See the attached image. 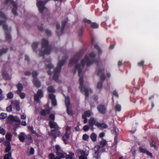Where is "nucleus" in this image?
<instances>
[{
  "instance_id": "393cba45",
  "label": "nucleus",
  "mask_w": 159,
  "mask_h": 159,
  "mask_svg": "<svg viewBox=\"0 0 159 159\" xmlns=\"http://www.w3.org/2000/svg\"><path fill=\"white\" fill-rule=\"evenodd\" d=\"M50 111L51 110L49 109H48L46 110L43 109L41 111L40 114L42 116H45L47 114H49L50 113Z\"/></svg>"
},
{
  "instance_id": "de8ad7c7",
  "label": "nucleus",
  "mask_w": 159,
  "mask_h": 159,
  "mask_svg": "<svg viewBox=\"0 0 159 159\" xmlns=\"http://www.w3.org/2000/svg\"><path fill=\"white\" fill-rule=\"evenodd\" d=\"M89 138V136L86 134H84L82 136L83 140L85 141H88V139Z\"/></svg>"
},
{
  "instance_id": "423d86ee",
  "label": "nucleus",
  "mask_w": 159,
  "mask_h": 159,
  "mask_svg": "<svg viewBox=\"0 0 159 159\" xmlns=\"http://www.w3.org/2000/svg\"><path fill=\"white\" fill-rule=\"evenodd\" d=\"M107 144V141L106 140L102 139V141L99 142V145L96 146L95 148L100 149H101V151L102 152H106V148H105V147Z\"/></svg>"
},
{
  "instance_id": "c756f323",
  "label": "nucleus",
  "mask_w": 159,
  "mask_h": 159,
  "mask_svg": "<svg viewBox=\"0 0 159 159\" xmlns=\"http://www.w3.org/2000/svg\"><path fill=\"white\" fill-rule=\"evenodd\" d=\"M25 134L23 132H21L20 134L18 135V138L20 141L21 142L24 141L25 139Z\"/></svg>"
},
{
  "instance_id": "4c0bfd02",
  "label": "nucleus",
  "mask_w": 159,
  "mask_h": 159,
  "mask_svg": "<svg viewBox=\"0 0 159 159\" xmlns=\"http://www.w3.org/2000/svg\"><path fill=\"white\" fill-rule=\"evenodd\" d=\"M11 152H9L4 155L3 159H10V157L11 156Z\"/></svg>"
},
{
  "instance_id": "603ef678",
  "label": "nucleus",
  "mask_w": 159,
  "mask_h": 159,
  "mask_svg": "<svg viewBox=\"0 0 159 159\" xmlns=\"http://www.w3.org/2000/svg\"><path fill=\"white\" fill-rule=\"evenodd\" d=\"M89 125H85L84 126L83 129L84 131H88L89 129Z\"/></svg>"
},
{
  "instance_id": "a18cd8bd",
  "label": "nucleus",
  "mask_w": 159,
  "mask_h": 159,
  "mask_svg": "<svg viewBox=\"0 0 159 159\" xmlns=\"http://www.w3.org/2000/svg\"><path fill=\"white\" fill-rule=\"evenodd\" d=\"M115 109L116 111H120L121 110V106L119 104L117 105L115 107Z\"/></svg>"
},
{
  "instance_id": "e2e57ef3",
  "label": "nucleus",
  "mask_w": 159,
  "mask_h": 159,
  "mask_svg": "<svg viewBox=\"0 0 159 159\" xmlns=\"http://www.w3.org/2000/svg\"><path fill=\"white\" fill-rule=\"evenodd\" d=\"M112 133L116 135H117V132L116 131V129L115 127H114L113 130H112Z\"/></svg>"
},
{
  "instance_id": "774afa93",
  "label": "nucleus",
  "mask_w": 159,
  "mask_h": 159,
  "mask_svg": "<svg viewBox=\"0 0 159 159\" xmlns=\"http://www.w3.org/2000/svg\"><path fill=\"white\" fill-rule=\"evenodd\" d=\"M46 66L49 69H50L52 68H53L54 67L53 65H52V64H49L47 65Z\"/></svg>"
},
{
  "instance_id": "a19ab883",
  "label": "nucleus",
  "mask_w": 159,
  "mask_h": 159,
  "mask_svg": "<svg viewBox=\"0 0 159 159\" xmlns=\"http://www.w3.org/2000/svg\"><path fill=\"white\" fill-rule=\"evenodd\" d=\"M7 117V114L2 113L0 114V119H4Z\"/></svg>"
},
{
  "instance_id": "aec40b11",
  "label": "nucleus",
  "mask_w": 159,
  "mask_h": 159,
  "mask_svg": "<svg viewBox=\"0 0 159 159\" xmlns=\"http://www.w3.org/2000/svg\"><path fill=\"white\" fill-rule=\"evenodd\" d=\"M98 122L96 121L95 119L93 117H90L89 120V126H93L94 125L97 126L96 124Z\"/></svg>"
},
{
  "instance_id": "6e6552de",
  "label": "nucleus",
  "mask_w": 159,
  "mask_h": 159,
  "mask_svg": "<svg viewBox=\"0 0 159 159\" xmlns=\"http://www.w3.org/2000/svg\"><path fill=\"white\" fill-rule=\"evenodd\" d=\"M67 21L66 20L63 21L62 22V26L61 28V31L60 33L58 30H59L60 27V25L59 23H57L56 25V28L57 29V34L58 36L62 35L64 31V29L66 25V24Z\"/></svg>"
},
{
  "instance_id": "0eeeda50",
  "label": "nucleus",
  "mask_w": 159,
  "mask_h": 159,
  "mask_svg": "<svg viewBox=\"0 0 159 159\" xmlns=\"http://www.w3.org/2000/svg\"><path fill=\"white\" fill-rule=\"evenodd\" d=\"M55 148L56 151V154L58 156L55 157V159L64 158V155L65 154H62L60 146L58 145H56L55 146Z\"/></svg>"
},
{
  "instance_id": "a211bd4d",
  "label": "nucleus",
  "mask_w": 159,
  "mask_h": 159,
  "mask_svg": "<svg viewBox=\"0 0 159 159\" xmlns=\"http://www.w3.org/2000/svg\"><path fill=\"white\" fill-rule=\"evenodd\" d=\"M70 134H68L67 132H65L63 135L62 139L65 144L67 143V141L69 139Z\"/></svg>"
},
{
  "instance_id": "8fccbe9b",
  "label": "nucleus",
  "mask_w": 159,
  "mask_h": 159,
  "mask_svg": "<svg viewBox=\"0 0 159 159\" xmlns=\"http://www.w3.org/2000/svg\"><path fill=\"white\" fill-rule=\"evenodd\" d=\"M49 118L52 121H54L55 119V116L54 114L51 113L50 114L49 116Z\"/></svg>"
},
{
  "instance_id": "cd10ccee",
  "label": "nucleus",
  "mask_w": 159,
  "mask_h": 159,
  "mask_svg": "<svg viewBox=\"0 0 159 159\" xmlns=\"http://www.w3.org/2000/svg\"><path fill=\"white\" fill-rule=\"evenodd\" d=\"M33 81L34 85L36 87L39 88L41 86V83L38 79H33Z\"/></svg>"
},
{
  "instance_id": "72a5a7b5",
  "label": "nucleus",
  "mask_w": 159,
  "mask_h": 159,
  "mask_svg": "<svg viewBox=\"0 0 159 159\" xmlns=\"http://www.w3.org/2000/svg\"><path fill=\"white\" fill-rule=\"evenodd\" d=\"M8 48H3L2 49L0 50V56L2 55L3 54L5 53L8 51Z\"/></svg>"
},
{
  "instance_id": "2f4dec72",
  "label": "nucleus",
  "mask_w": 159,
  "mask_h": 159,
  "mask_svg": "<svg viewBox=\"0 0 159 159\" xmlns=\"http://www.w3.org/2000/svg\"><path fill=\"white\" fill-rule=\"evenodd\" d=\"M47 90L48 92L51 93H54L56 91L53 86H49L47 89Z\"/></svg>"
},
{
  "instance_id": "338daca9",
  "label": "nucleus",
  "mask_w": 159,
  "mask_h": 159,
  "mask_svg": "<svg viewBox=\"0 0 159 159\" xmlns=\"http://www.w3.org/2000/svg\"><path fill=\"white\" fill-rule=\"evenodd\" d=\"M6 138L7 139L10 141L11 140V136L10 134H7L6 136Z\"/></svg>"
},
{
  "instance_id": "ea45409f",
  "label": "nucleus",
  "mask_w": 159,
  "mask_h": 159,
  "mask_svg": "<svg viewBox=\"0 0 159 159\" xmlns=\"http://www.w3.org/2000/svg\"><path fill=\"white\" fill-rule=\"evenodd\" d=\"M102 87V82L99 81L97 84V87L98 89H101Z\"/></svg>"
},
{
  "instance_id": "49530a36",
  "label": "nucleus",
  "mask_w": 159,
  "mask_h": 159,
  "mask_svg": "<svg viewBox=\"0 0 159 159\" xmlns=\"http://www.w3.org/2000/svg\"><path fill=\"white\" fill-rule=\"evenodd\" d=\"M13 97V94L11 92H10L7 94V98L8 99H11Z\"/></svg>"
},
{
  "instance_id": "ddd939ff",
  "label": "nucleus",
  "mask_w": 159,
  "mask_h": 159,
  "mask_svg": "<svg viewBox=\"0 0 159 159\" xmlns=\"http://www.w3.org/2000/svg\"><path fill=\"white\" fill-rule=\"evenodd\" d=\"M97 75H100V78L102 81L104 80L106 78L104 75V69H99L98 71Z\"/></svg>"
},
{
  "instance_id": "9b49d317",
  "label": "nucleus",
  "mask_w": 159,
  "mask_h": 159,
  "mask_svg": "<svg viewBox=\"0 0 159 159\" xmlns=\"http://www.w3.org/2000/svg\"><path fill=\"white\" fill-rule=\"evenodd\" d=\"M94 39L93 37H92L91 38V45H94V48L96 49L98 52V53L99 55H101L102 52V50L99 47V46L97 43H94Z\"/></svg>"
},
{
  "instance_id": "1a4fd4ad",
  "label": "nucleus",
  "mask_w": 159,
  "mask_h": 159,
  "mask_svg": "<svg viewBox=\"0 0 159 159\" xmlns=\"http://www.w3.org/2000/svg\"><path fill=\"white\" fill-rule=\"evenodd\" d=\"M86 151L78 149L76 150V153L79 156V159H87L88 154L86 153Z\"/></svg>"
},
{
  "instance_id": "a878e982",
  "label": "nucleus",
  "mask_w": 159,
  "mask_h": 159,
  "mask_svg": "<svg viewBox=\"0 0 159 159\" xmlns=\"http://www.w3.org/2000/svg\"><path fill=\"white\" fill-rule=\"evenodd\" d=\"M2 76L3 78L6 80H10V78L9 75L6 71H3L2 73Z\"/></svg>"
},
{
  "instance_id": "bf43d9fd",
  "label": "nucleus",
  "mask_w": 159,
  "mask_h": 159,
  "mask_svg": "<svg viewBox=\"0 0 159 159\" xmlns=\"http://www.w3.org/2000/svg\"><path fill=\"white\" fill-rule=\"evenodd\" d=\"M0 16L3 18H5L6 17V16L4 13L2 12L1 10H0Z\"/></svg>"
},
{
  "instance_id": "f704fd0d",
  "label": "nucleus",
  "mask_w": 159,
  "mask_h": 159,
  "mask_svg": "<svg viewBox=\"0 0 159 159\" xmlns=\"http://www.w3.org/2000/svg\"><path fill=\"white\" fill-rule=\"evenodd\" d=\"M38 42H34L33 43L32 47L34 52H35V50L38 47Z\"/></svg>"
},
{
  "instance_id": "7ed1b4c3",
  "label": "nucleus",
  "mask_w": 159,
  "mask_h": 159,
  "mask_svg": "<svg viewBox=\"0 0 159 159\" xmlns=\"http://www.w3.org/2000/svg\"><path fill=\"white\" fill-rule=\"evenodd\" d=\"M48 124L50 128L54 129H51L50 132L48 133L49 135L52 138L55 139L60 134V132L59 131L60 128L55 122L50 121L49 122Z\"/></svg>"
},
{
  "instance_id": "0e129e2a",
  "label": "nucleus",
  "mask_w": 159,
  "mask_h": 159,
  "mask_svg": "<svg viewBox=\"0 0 159 159\" xmlns=\"http://www.w3.org/2000/svg\"><path fill=\"white\" fill-rule=\"evenodd\" d=\"M45 33L48 36L50 35L51 34V31L48 29L46 30Z\"/></svg>"
},
{
  "instance_id": "473e14b6",
  "label": "nucleus",
  "mask_w": 159,
  "mask_h": 159,
  "mask_svg": "<svg viewBox=\"0 0 159 159\" xmlns=\"http://www.w3.org/2000/svg\"><path fill=\"white\" fill-rule=\"evenodd\" d=\"M91 112L90 111L87 110L85 111L84 114L82 115V116L85 117H89L91 116Z\"/></svg>"
},
{
  "instance_id": "f257e3e1",
  "label": "nucleus",
  "mask_w": 159,
  "mask_h": 159,
  "mask_svg": "<svg viewBox=\"0 0 159 159\" xmlns=\"http://www.w3.org/2000/svg\"><path fill=\"white\" fill-rule=\"evenodd\" d=\"M83 68V67H82L80 64H77L76 65L75 67V70H78V75L80 77L79 80L80 84V88L82 93L83 92H84L85 96V99H86L88 98L89 94H88V89L84 87L83 85V77L82 76H81L82 70Z\"/></svg>"
},
{
  "instance_id": "f8f14e48",
  "label": "nucleus",
  "mask_w": 159,
  "mask_h": 159,
  "mask_svg": "<svg viewBox=\"0 0 159 159\" xmlns=\"http://www.w3.org/2000/svg\"><path fill=\"white\" fill-rule=\"evenodd\" d=\"M53 72L54 74L53 76V79L55 81L57 82L58 81L59 75L61 71H60L59 70H58L57 69H54Z\"/></svg>"
},
{
  "instance_id": "bb28decb",
  "label": "nucleus",
  "mask_w": 159,
  "mask_h": 159,
  "mask_svg": "<svg viewBox=\"0 0 159 159\" xmlns=\"http://www.w3.org/2000/svg\"><path fill=\"white\" fill-rule=\"evenodd\" d=\"M65 103L66 107H69L70 105V98L69 96H65Z\"/></svg>"
},
{
  "instance_id": "f03ea898",
  "label": "nucleus",
  "mask_w": 159,
  "mask_h": 159,
  "mask_svg": "<svg viewBox=\"0 0 159 159\" xmlns=\"http://www.w3.org/2000/svg\"><path fill=\"white\" fill-rule=\"evenodd\" d=\"M96 57V54L94 52H92L89 54V56H85L84 59L81 60V66L82 67H84L85 63L87 66H89L94 62L98 63V61L97 59H95L94 58Z\"/></svg>"
},
{
  "instance_id": "680f3d73",
  "label": "nucleus",
  "mask_w": 159,
  "mask_h": 159,
  "mask_svg": "<svg viewBox=\"0 0 159 159\" xmlns=\"http://www.w3.org/2000/svg\"><path fill=\"white\" fill-rule=\"evenodd\" d=\"M83 21L84 22L87 23L89 24H90L91 23V21L90 20H88L86 18L84 19Z\"/></svg>"
},
{
  "instance_id": "864d4df0",
  "label": "nucleus",
  "mask_w": 159,
  "mask_h": 159,
  "mask_svg": "<svg viewBox=\"0 0 159 159\" xmlns=\"http://www.w3.org/2000/svg\"><path fill=\"white\" fill-rule=\"evenodd\" d=\"M48 158L49 159H55V155L53 153H51L49 154Z\"/></svg>"
},
{
  "instance_id": "5701e85b",
  "label": "nucleus",
  "mask_w": 159,
  "mask_h": 159,
  "mask_svg": "<svg viewBox=\"0 0 159 159\" xmlns=\"http://www.w3.org/2000/svg\"><path fill=\"white\" fill-rule=\"evenodd\" d=\"M12 6L13 7L12 9L11 10L12 13L15 16H17L18 15V13L16 11L17 9V3H16L12 5Z\"/></svg>"
},
{
  "instance_id": "f3484780",
  "label": "nucleus",
  "mask_w": 159,
  "mask_h": 159,
  "mask_svg": "<svg viewBox=\"0 0 159 159\" xmlns=\"http://www.w3.org/2000/svg\"><path fill=\"white\" fill-rule=\"evenodd\" d=\"M97 109L100 113L102 114H104L106 112V108L103 105H99L97 107Z\"/></svg>"
},
{
  "instance_id": "09e8293b",
  "label": "nucleus",
  "mask_w": 159,
  "mask_h": 159,
  "mask_svg": "<svg viewBox=\"0 0 159 159\" xmlns=\"http://www.w3.org/2000/svg\"><path fill=\"white\" fill-rule=\"evenodd\" d=\"M0 134L3 135L6 134L5 130L2 128L0 126Z\"/></svg>"
},
{
  "instance_id": "9d476101",
  "label": "nucleus",
  "mask_w": 159,
  "mask_h": 159,
  "mask_svg": "<svg viewBox=\"0 0 159 159\" xmlns=\"http://www.w3.org/2000/svg\"><path fill=\"white\" fill-rule=\"evenodd\" d=\"M43 96V92L42 89H39L36 94L34 95V99L36 102L39 101L40 99Z\"/></svg>"
},
{
  "instance_id": "c9c22d12",
  "label": "nucleus",
  "mask_w": 159,
  "mask_h": 159,
  "mask_svg": "<svg viewBox=\"0 0 159 159\" xmlns=\"http://www.w3.org/2000/svg\"><path fill=\"white\" fill-rule=\"evenodd\" d=\"M9 2L12 5L16 3L13 0H6L4 2V4L7 5Z\"/></svg>"
},
{
  "instance_id": "3c124183",
  "label": "nucleus",
  "mask_w": 159,
  "mask_h": 159,
  "mask_svg": "<svg viewBox=\"0 0 159 159\" xmlns=\"http://www.w3.org/2000/svg\"><path fill=\"white\" fill-rule=\"evenodd\" d=\"M70 129L71 127L70 126H66V128L65 132H67L68 134H70Z\"/></svg>"
},
{
  "instance_id": "dca6fc26",
  "label": "nucleus",
  "mask_w": 159,
  "mask_h": 159,
  "mask_svg": "<svg viewBox=\"0 0 159 159\" xmlns=\"http://www.w3.org/2000/svg\"><path fill=\"white\" fill-rule=\"evenodd\" d=\"M49 98L52 100V104L53 106H55L57 105V100L55 96L52 93H50L48 95Z\"/></svg>"
},
{
  "instance_id": "20e7f679",
  "label": "nucleus",
  "mask_w": 159,
  "mask_h": 159,
  "mask_svg": "<svg viewBox=\"0 0 159 159\" xmlns=\"http://www.w3.org/2000/svg\"><path fill=\"white\" fill-rule=\"evenodd\" d=\"M42 48H44V50L40 51L39 55L40 57H43L45 54L48 55L50 53L51 48L50 45H49L48 40L45 39H43L42 41Z\"/></svg>"
},
{
  "instance_id": "4be33fe9",
  "label": "nucleus",
  "mask_w": 159,
  "mask_h": 159,
  "mask_svg": "<svg viewBox=\"0 0 159 159\" xmlns=\"http://www.w3.org/2000/svg\"><path fill=\"white\" fill-rule=\"evenodd\" d=\"M16 86L17 89V90L16 91L15 93L17 94H19V93L21 92L23 90V85L19 83L16 85Z\"/></svg>"
},
{
  "instance_id": "7c9ffc66",
  "label": "nucleus",
  "mask_w": 159,
  "mask_h": 159,
  "mask_svg": "<svg viewBox=\"0 0 159 159\" xmlns=\"http://www.w3.org/2000/svg\"><path fill=\"white\" fill-rule=\"evenodd\" d=\"M97 137L96 134L94 133H92L90 136V138L93 142H95L96 141Z\"/></svg>"
},
{
  "instance_id": "6e6d98bb",
  "label": "nucleus",
  "mask_w": 159,
  "mask_h": 159,
  "mask_svg": "<svg viewBox=\"0 0 159 159\" xmlns=\"http://www.w3.org/2000/svg\"><path fill=\"white\" fill-rule=\"evenodd\" d=\"M2 28L4 30H5V32H8L7 31L8 27L5 24H4L2 25Z\"/></svg>"
},
{
  "instance_id": "5fc2aeb1",
  "label": "nucleus",
  "mask_w": 159,
  "mask_h": 159,
  "mask_svg": "<svg viewBox=\"0 0 159 159\" xmlns=\"http://www.w3.org/2000/svg\"><path fill=\"white\" fill-rule=\"evenodd\" d=\"M6 110L8 112H11L12 110V106L10 105L9 106L7 107L6 108Z\"/></svg>"
},
{
  "instance_id": "c03bdc74",
  "label": "nucleus",
  "mask_w": 159,
  "mask_h": 159,
  "mask_svg": "<svg viewBox=\"0 0 159 159\" xmlns=\"http://www.w3.org/2000/svg\"><path fill=\"white\" fill-rule=\"evenodd\" d=\"M84 29L83 27H81L79 30L78 34L80 36H81L83 34Z\"/></svg>"
},
{
  "instance_id": "39448f33",
  "label": "nucleus",
  "mask_w": 159,
  "mask_h": 159,
  "mask_svg": "<svg viewBox=\"0 0 159 159\" xmlns=\"http://www.w3.org/2000/svg\"><path fill=\"white\" fill-rule=\"evenodd\" d=\"M83 55V52L82 51H81L77 52L70 61L69 65L70 66L71 65L76 63L82 57Z\"/></svg>"
},
{
  "instance_id": "4468645a",
  "label": "nucleus",
  "mask_w": 159,
  "mask_h": 159,
  "mask_svg": "<svg viewBox=\"0 0 159 159\" xmlns=\"http://www.w3.org/2000/svg\"><path fill=\"white\" fill-rule=\"evenodd\" d=\"M66 60V58H63L62 60L58 62L57 67L55 69L59 70L61 71V67L65 63Z\"/></svg>"
},
{
  "instance_id": "2eb2a0df",
  "label": "nucleus",
  "mask_w": 159,
  "mask_h": 159,
  "mask_svg": "<svg viewBox=\"0 0 159 159\" xmlns=\"http://www.w3.org/2000/svg\"><path fill=\"white\" fill-rule=\"evenodd\" d=\"M139 151L143 153H146L148 155L152 157L153 156L152 154V153L150 152L145 148H144L140 146L139 148Z\"/></svg>"
},
{
  "instance_id": "13d9d810",
  "label": "nucleus",
  "mask_w": 159,
  "mask_h": 159,
  "mask_svg": "<svg viewBox=\"0 0 159 159\" xmlns=\"http://www.w3.org/2000/svg\"><path fill=\"white\" fill-rule=\"evenodd\" d=\"M34 148L31 147L30 151V155H33L34 154Z\"/></svg>"
},
{
  "instance_id": "79ce46f5",
  "label": "nucleus",
  "mask_w": 159,
  "mask_h": 159,
  "mask_svg": "<svg viewBox=\"0 0 159 159\" xmlns=\"http://www.w3.org/2000/svg\"><path fill=\"white\" fill-rule=\"evenodd\" d=\"M19 96L21 98L23 99L25 97V93L23 92H20L19 94Z\"/></svg>"
},
{
  "instance_id": "6ab92c4d",
  "label": "nucleus",
  "mask_w": 159,
  "mask_h": 159,
  "mask_svg": "<svg viewBox=\"0 0 159 159\" xmlns=\"http://www.w3.org/2000/svg\"><path fill=\"white\" fill-rule=\"evenodd\" d=\"M8 118L11 121H15L19 123L20 122V120L17 116H14L13 115H11L8 116Z\"/></svg>"
},
{
  "instance_id": "58836bf2",
  "label": "nucleus",
  "mask_w": 159,
  "mask_h": 159,
  "mask_svg": "<svg viewBox=\"0 0 159 159\" xmlns=\"http://www.w3.org/2000/svg\"><path fill=\"white\" fill-rule=\"evenodd\" d=\"M38 75V73L36 71H33L32 73V76L33 79H36V78Z\"/></svg>"
},
{
  "instance_id": "412c9836",
  "label": "nucleus",
  "mask_w": 159,
  "mask_h": 159,
  "mask_svg": "<svg viewBox=\"0 0 159 159\" xmlns=\"http://www.w3.org/2000/svg\"><path fill=\"white\" fill-rule=\"evenodd\" d=\"M96 125L101 130L107 128L108 127L107 125L105 123H97Z\"/></svg>"
},
{
  "instance_id": "c85d7f7f",
  "label": "nucleus",
  "mask_w": 159,
  "mask_h": 159,
  "mask_svg": "<svg viewBox=\"0 0 159 159\" xmlns=\"http://www.w3.org/2000/svg\"><path fill=\"white\" fill-rule=\"evenodd\" d=\"M6 35V39L8 43H10L11 41V35L8 32H5Z\"/></svg>"
},
{
  "instance_id": "4d7b16f0",
  "label": "nucleus",
  "mask_w": 159,
  "mask_h": 159,
  "mask_svg": "<svg viewBox=\"0 0 159 159\" xmlns=\"http://www.w3.org/2000/svg\"><path fill=\"white\" fill-rule=\"evenodd\" d=\"M11 146H7L5 148V152H9L11 150Z\"/></svg>"
},
{
  "instance_id": "e433bc0d",
  "label": "nucleus",
  "mask_w": 159,
  "mask_h": 159,
  "mask_svg": "<svg viewBox=\"0 0 159 159\" xmlns=\"http://www.w3.org/2000/svg\"><path fill=\"white\" fill-rule=\"evenodd\" d=\"M98 24L95 22L92 23L90 26L93 29H97L98 27Z\"/></svg>"
},
{
  "instance_id": "69168bd1",
  "label": "nucleus",
  "mask_w": 159,
  "mask_h": 159,
  "mask_svg": "<svg viewBox=\"0 0 159 159\" xmlns=\"http://www.w3.org/2000/svg\"><path fill=\"white\" fill-rule=\"evenodd\" d=\"M4 144L6 147L11 146L10 145V143L9 141L5 142L4 143Z\"/></svg>"
},
{
  "instance_id": "052dcab7",
  "label": "nucleus",
  "mask_w": 159,
  "mask_h": 159,
  "mask_svg": "<svg viewBox=\"0 0 159 159\" xmlns=\"http://www.w3.org/2000/svg\"><path fill=\"white\" fill-rule=\"evenodd\" d=\"M150 145L151 147H153L155 145V143L154 142L153 140L152 139L150 140Z\"/></svg>"
},
{
  "instance_id": "37998d69",
  "label": "nucleus",
  "mask_w": 159,
  "mask_h": 159,
  "mask_svg": "<svg viewBox=\"0 0 159 159\" xmlns=\"http://www.w3.org/2000/svg\"><path fill=\"white\" fill-rule=\"evenodd\" d=\"M67 112L68 115H73L72 111L69 109V107H66Z\"/></svg>"
},
{
  "instance_id": "b1692460",
  "label": "nucleus",
  "mask_w": 159,
  "mask_h": 159,
  "mask_svg": "<svg viewBox=\"0 0 159 159\" xmlns=\"http://www.w3.org/2000/svg\"><path fill=\"white\" fill-rule=\"evenodd\" d=\"M100 149L97 148V149L95 150L94 153L93 155L94 158H95V159H99L100 157Z\"/></svg>"
}]
</instances>
